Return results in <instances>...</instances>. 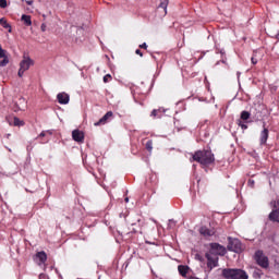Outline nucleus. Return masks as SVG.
Wrapping results in <instances>:
<instances>
[{
	"label": "nucleus",
	"instance_id": "obj_19",
	"mask_svg": "<svg viewBox=\"0 0 279 279\" xmlns=\"http://www.w3.org/2000/svg\"><path fill=\"white\" fill-rule=\"evenodd\" d=\"M13 125H16V126L25 125V122H23V120H21L19 118H14Z\"/></svg>",
	"mask_w": 279,
	"mask_h": 279
},
{
	"label": "nucleus",
	"instance_id": "obj_3",
	"mask_svg": "<svg viewBox=\"0 0 279 279\" xmlns=\"http://www.w3.org/2000/svg\"><path fill=\"white\" fill-rule=\"evenodd\" d=\"M255 262L262 269H269V257H267L263 251H257L255 253Z\"/></svg>",
	"mask_w": 279,
	"mask_h": 279
},
{
	"label": "nucleus",
	"instance_id": "obj_28",
	"mask_svg": "<svg viewBox=\"0 0 279 279\" xmlns=\"http://www.w3.org/2000/svg\"><path fill=\"white\" fill-rule=\"evenodd\" d=\"M157 114H158V110L154 109V110L151 111V117H157Z\"/></svg>",
	"mask_w": 279,
	"mask_h": 279
},
{
	"label": "nucleus",
	"instance_id": "obj_30",
	"mask_svg": "<svg viewBox=\"0 0 279 279\" xmlns=\"http://www.w3.org/2000/svg\"><path fill=\"white\" fill-rule=\"evenodd\" d=\"M124 202H126V204H128V202H130V198H129V197H126V198L124 199Z\"/></svg>",
	"mask_w": 279,
	"mask_h": 279
},
{
	"label": "nucleus",
	"instance_id": "obj_10",
	"mask_svg": "<svg viewBox=\"0 0 279 279\" xmlns=\"http://www.w3.org/2000/svg\"><path fill=\"white\" fill-rule=\"evenodd\" d=\"M72 138L75 143H84V132L80 130H74L72 132Z\"/></svg>",
	"mask_w": 279,
	"mask_h": 279
},
{
	"label": "nucleus",
	"instance_id": "obj_26",
	"mask_svg": "<svg viewBox=\"0 0 279 279\" xmlns=\"http://www.w3.org/2000/svg\"><path fill=\"white\" fill-rule=\"evenodd\" d=\"M135 53H136L137 56H140L141 58H143V52H142L140 49L135 50Z\"/></svg>",
	"mask_w": 279,
	"mask_h": 279
},
{
	"label": "nucleus",
	"instance_id": "obj_13",
	"mask_svg": "<svg viewBox=\"0 0 279 279\" xmlns=\"http://www.w3.org/2000/svg\"><path fill=\"white\" fill-rule=\"evenodd\" d=\"M269 138V130L265 129L260 133V144L265 145L267 143V140Z\"/></svg>",
	"mask_w": 279,
	"mask_h": 279
},
{
	"label": "nucleus",
	"instance_id": "obj_29",
	"mask_svg": "<svg viewBox=\"0 0 279 279\" xmlns=\"http://www.w3.org/2000/svg\"><path fill=\"white\" fill-rule=\"evenodd\" d=\"M27 5H34V0L26 1Z\"/></svg>",
	"mask_w": 279,
	"mask_h": 279
},
{
	"label": "nucleus",
	"instance_id": "obj_9",
	"mask_svg": "<svg viewBox=\"0 0 279 279\" xmlns=\"http://www.w3.org/2000/svg\"><path fill=\"white\" fill-rule=\"evenodd\" d=\"M57 99H58V102L63 106H66V104H69V101H71V97L69 96V94H66L64 92L59 93L57 95Z\"/></svg>",
	"mask_w": 279,
	"mask_h": 279
},
{
	"label": "nucleus",
	"instance_id": "obj_6",
	"mask_svg": "<svg viewBox=\"0 0 279 279\" xmlns=\"http://www.w3.org/2000/svg\"><path fill=\"white\" fill-rule=\"evenodd\" d=\"M270 205L272 206L274 209L268 215V218L270 221L279 223V199L271 202Z\"/></svg>",
	"mask_w": 279,
	"mask_h": 279
},
{
	"label": "nucleus",
	"instance_id": "obj_33",
	"mask_svg": "<svg viewBox=\"0 0 279 279\" xmlns=\"http://www.w3.org/2000/svg\"><path fill=\"white\" fill-rule=\"evenodd\" d=\"M78 32H82V28H81V29H78Z\"/></svg>",
	"mask_w": 279,
	"mask_h": 279
},
{
	"label": "nucleus",
	"instance_id": "obj_8",
	"mask_svg": "<svg viewBox=\"0 0 279 279\" xmlns=\"http://www.w3.org/2000/svg\"><path fill=\"white\" fill-rule=\"evenodd\" d=\"M206 258H207V267L213 270L215 269V267H217V265H219V257L215 256L213 257V254L207 253L206 254Z\"/></svg>",
	"mask_w": 279,
	"mask_h": 279
},
{
	"label": "nucleus",
	"instance_id": "obj_2",
	"mask_svg": "<svg viewBox=\"0 0 279 279\" xmlns=\"http://www.w3.org/2000/svg\"><path fill=\"white\" fill-rule=\"evenodd\" d=\"M223 278L227 279H247V272L243 269L227 268L222 270Z\"/></svg>",
	"mask_w": 279,
	"mask_h": 279
},
{
	"label": "nucleus",
	"instance_id": "obj_31",
	"mask_svg": "<svg viewBox=\"0 0 279 279\" xmlns=\"http://www.w3.org/2000/svg\"><path fill=\"white\" fill-rule=\"evenodd\" d=\"M39 136H45V132H41V133L39 134Z\"/></svg>",
	"mask_w": 279,
	"mask_h": 279
},
{
	"label": "nucleus",
	"instance_id": "obj_11",
	"mask_svg": "<svg viewBox=\"0 0 279 279\" xmlns=\"http://www.w3.org/2000/svg\"><path fill=\"white\" fill-rule=\"evenodd\" d=\"M112 118V111H108L98 122H96L94 125L99 126V125H106L108 120Z\"/></svg>",
	"mask_w": 279,
	"mask_h": 279
},
{
	"label": "nucleus",
	"instance_id": "obj_24",
	"mask_svg": "<svg viewBox=\"0 0 279 279\" xmlns=\"http://www.w3.org/2000/svg\"><path fill=\"white\" fill-rule=\"evenodd\" d=\"M0 8H8V0H0Z\"/></svg>",
	"mask_w": 279,
	"mask_h": 279
},
{
	"label": "nucleus",
	"instance_id": "obj_32",
	"mask_svg": "<svg viewBox=\"0 0 279 279\" xmlns=\"http://www.w3.org/2000/svg\"><path fill=\"white\" fill-rule=\"evenodd\" d=\"M7 138H10V134H7Z\"/></svg>",
	"mask_w": 279,
	"mask_h": 279
},
{
	"label": "nucleus",
	"instance_id": "obj_17",
	"mask_svg": "<svg viewBox=\"0 0 279 279\" xmlns=\"http://www.w3.org/2000/svg\"><path fill=\"white\" fill-rule=\"evenodd\" d=\"M36 257L39 259V263H46L47 262V253H45V252H38L36 254Z\"/></svg>",
	"mask_w": 279,
	"mask_h": 279
},
{
	"label": "nucleus",
	"instance_id": "obj_4",
	"mask_svg": "<svg viewBox=\"0 0 279 279\" xmlns=\"http://www.w3.org/2000/svg\"><path fill=\"white\" fill-rule=\"evenodd\" d=\"M29 66H34V60L29 57H23V60L20 62V70L17 72L19 77H22L25 71H29Z\"/></svg>",
	"mask_w": 279,
	"mask_h": 279
},
{
	"label": "nucleus",
	"instance_id": "obj_12",
	"mask_svg": "<svg viewBox=\"0 0 279 279\" xmlns=\"http://www.w3.org/2000/svg\"><path fill=\"white\" fill-rule=\"evenodd\" d=\"M199 233L203 235V236H214L215 234V230H210L206 227H202L199 229Z\"/></svg>",
	"mask_w": 279,
	"mask_h": 279
},
{
	"label": "nucleus",
	"instance_id": "obj_15",
	"mask_svg": "<svg viewBox=\"0 0 279 279\" xmlns=\"http://www.w3.org/2000/svg\"><path fill=\"white\" fill-rule=\"evenodd\" d=\"M0 25L4 27V29H9V33H12V26L8 23V20L4 17L0 19Z\"/></svg>",
	"mask_w": 279,
	"mask_h": 279
},
{
	"label": "nucleus",
	"instance_id": "obj_1",
	"mask_svg": "<svg viewBox=\"0 0 279 279\" xmlns=\"http://www.w3.org/2000/svg\"><path fill=\"white\" fill-rule=\"evenodd\" d=\"M193 160L199 162V165H213L215 155L209 150H198L193 155Z\"/></svg>",
	"mask_w": 279,
	"mask_h": 279
},
{
	"label": "nucleus",
	"instance_id": "obj_16",
	"mask_svg": "<svg viewBox=\"0 0 279 279\" xmlns=\"http://www.w3.org/2000/svg\"><path fill=\"white\" fill-rule=\"evenodd\" d=\"M168 5H169V0H163L160 2L158 10H163V15H166Z\"/></svg>",
	"mask_w": 279,
	"mask_h": 279
},
{
	"label": "nucleus",
	"instance_id": "obj_22",
	"mask_svg": "<svg viewBox=\"0 0 279 279\" xmlns=\"http://www.w3.org/2000/svg\"><path fill=\"white\" fill-rule=\"evenodd\" d=\"M110 80H112V75L107 74V75L104 76L105 84H108V82H110Z\"/></svg>",
	"mask_w": 279,
	"mask_h": 279
},
{
	"label": "nucleus",
	"instance_id": "obj_27",
	"mask_svg": "<svg viewBox=\"0 0 279 279\" xmlns=\"http://www.w3.org/2000/svg\"><path fill=\"white\" fill-rule=\"evenodd\" d=\"M140 49H147V44L144 43V44L140 45Z\"/></svg>",
	"mask_w": 279,
	"mask_h": 279
},
{
	"label": "nucleus",
	"instance_id": "obj_21",
	"mask_svg": "<svg viewBox=\"0 0 279 279\" xmlns=\"http://www.w3.org/2000/svg\"><path fill=\"white\" fill-rule=\"evenodd\" d=\"M146 149L148 151H151V149H154V142L151 140H149L147 143H146Z\"/></svg>",
	"mask_w": 279,
	"mask_h": 279
},
{
	"label": "nucleus",
	"instance_id": "obj_14",
	"mask_svg": "<svg viewBox=\"0 0 279 279\" xmlns=\"http://www.w3.org/2000/svg\"><path fill=\"white\" fill-rule=\"evenodd\" d=\"M178 271L181 276L186 277V275L189 274V266L179 265Z\"/></svg>",
	"mask_w": 279,
	"mask_h": 279
},
{
	"label": "nucleus",
	"instance_id": "obj_18",
	"mask_svg": "<svg viewBox=\"0 0 279 279\" xmlns=\"http://www.w3.org/2000/svg\"><path fill=\"white\" fill-rule=\"evenodd\" d=\"M22 21L25 23V25L29 26L32 25V16L31 15H22Z\"/></svg>",
	"mask_w": 279,
	"mask_h": 279
},
{
	"label": "nucleus",
	"instance_id": "obj_7",
	"mask_svg": "<svg viewBox=\"0 0 279 279\" xmlns=\"http://www.w3.org/2000/svg\"><path fill=\"white\" fill-rule=\"evenodd\" d=\"M228 250L239 254V252H243V244H241L239 239L229 240Z\"/></svg>",
	"mask_w": 279,
	"mask_h": 279
},
{
	"label": "nucleus",
	"instance_id": "obj_25",
	"mask_svg": "<svg viewBox=\"0 0 279 279\" xmlns=\"http://www.w3.org/2000/svg\"><path fill=\"white\" fill-rule=\"evenodd\" d=\"M251 62H252V64H258V59L256 58V56H253L251 58Z\"/></svg>",
	"mask_w": 279,
	"mask_h": 279
},
{
	"label": "nucleus",
	"instance_id": "obj_5",
	"mask_svg": "<svg viewBox=\"0 0 279 279\" xmlns=\"http://www.w3.org/2000/svg\"><path fill=\"white\" fill-rule=\"evenodd\" d=\"M226 246L219 243H211L209 254L213 256H226Z\"/></svg>",
	"mask_w": 279,
	"mask_h": 279
},
{
	"label": "nucleus",
	"instance_id": "obj_23",
	"mask_svg": "<svg viewBox=\"0 0 279 279\" xmlns=\"http://www.w3.org/2000/svg\"><path fill=\"white\" fill-rule=\"evenodd\" d=\"M238 125H239L242 130H247V125L244 124L241 120H238Z\"/></svg>",
	"mask_w": 279,
	"mask_h": 279
},
{
	"label": "nucleus",
	"instance_id": "obj_20",
	"mask_svg": "<svg viewBox=\"0 0 279 279\" xmlns=\"http://www.w3.org/2000/svg\"><path fill=\"white\" fill-rule=\"evenodd\" d=\"M241 119L243 121H247V119H250V112L248 111H242Z\"/></svg>",
	"mask_w": 279,
	"mask_h": 279
}]
</instances>
